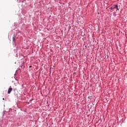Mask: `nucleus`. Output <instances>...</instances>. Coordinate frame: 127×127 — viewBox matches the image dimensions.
I'll list each match as a JSON object with an SVG mask.
<instances>
[{
    "instance_id": "nucleus-1",
    "label": "nucleus",
    "mask_w": 127,
    "mask_h": 127,
    "mask_svg": "<svg viewBox=\"0 0 127 127\" xmlns=\"http://www.w3.org/2000/svg\"><path fill=\"white\" fill-rule=\"evenodd\" d=\"M113 8H116L117 10H119V6L118 4L115 5L114 8L111 7V9H113Z\"/></svg>"
},
{
    "instance_id": "nucleus-2",
    "label": "nucleus",
    "mask_w": 127,
    "mask_h": 127,
    "mask_svg": "<svg viewBox=\"0 0 127 127\" xmlns=\"http://www.w3.org/2000/svg\"><path fill=\"white\" fill-rule=\"evenodd\" d=\"M12 91V88L9 87L8 89L7 94H10L11 93V91Z\"/></svg>"
},
{
    "instance_id": "nucleus-3",
    "label": "nucleus",
    "mask_w": 127,
    "mask_h": 127,
    "mask_svg": "<svg viewBox=\"0 0 127 127\" xmlns=\"http://www.w3.org/2000/svg\"><path fill=\"white\" fill-rule=\"evenodd\" d=\"M3 100H4V98H3Z\"/></svg>"
}]
</instances>
